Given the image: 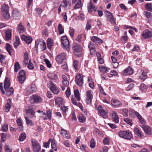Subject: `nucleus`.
<instances>
[{
  "instance_id": "3",
  "label": "nucleus",
  "mask_w": 152,
  "mask_h": 152,
  "mask_svg": "<svg viewBox=\"0 0 152 152\" xmlns=\"http://www.w3.org/2000/svg\"><path fill=\"white\" fill-rule=\"evenodd\" d=\"M119 136L123 138L130 140L133 137L132 134L128 131H121L118 132Z\"/></svg>"
},
{
  "instance_id": "49",
  "label": "nucleus",
  "mask_w": 152,
  "mask_h": 152,
  "mask_svg": "<svg viewBox=\"0 0 152 152\" xmlns=\"http://www.w3.org/2000/svg\"><path fill=\"white\" fill-rule=\"evenodd\" d=\"M20 68L21 67L19 62H15L14 64V71L17 72Z\"/></svg>"
},
{
  "instance_id": "41",
  "label": "nucleus",
  "mask_w": 152,
  "mask_h": 152,
  "mask_svg": "<svg viewBox=\"0 0 152 152\" xmlns=\"http://www.w3.org/2000/svg\"><path fill=\"white\" fill-rule=\"evenodd\" d=\"M5 90L6 91L7 95L8 96H9L12 94L14 91V89L12 87L7 88V90Z\"/></svg>"
},
{
  "instance_id": "61",
  "label": "nucleus",
  "mask_w": 152,
  "mask_h": 152,
  "mask_svg": "<svg viewBox=\"0 0 152 152\" xmlns=\"http://www.w3.org/2000/svg\"><path fill=\"white\" fill-rule=\"evenodd\" d=\"M145 16L149 19H151L152 17L151 14L150 12H148L147 11H145Z\"/></svg>"
},
{
  "instance_id": "15",
  "label": "nucleus",
  "mask_w": 152,
  "mask_h": 152,
  "mask_svg": "<svg viewBox=\"0 0 152 152\" xmlns=\"http://www.w3.org/2000/svg\"><path fill=\"white\" fill-rule=\"evenodd\" d=\"M142 128L145 134L148 135L151 134L152 129L150 126L147 125H143L142 126Z\"/></svg>"
},
{
  "instance_id": "8",
  "label": "nucleus",
  "mask_w": 152,
  "mask_h": 152,
  "mask_svg": "<svg viewBox=\"0 0 152 152\" xmlns=\"http://www.w3.org/2000/svg\"><path fill=\"white\" fill-rule=\"evenodd\" d=\"M19 75L18 77V81L20 83H22L25 80L26 76L25 72L24 70H20L19 73Z\"/></svg>"
},
{
  "instance_id": "18",
  "label": "nucleus",
  "mask_w": 152,
  "mask_h": 152,
  "mask_svg": "<svg viewBox=\"0 0 152 152\" xmlns=\"http://www.w3.org/2000/svg\"><path fill=\"white\" fill-rule=\"evenodd\" d=\"M133 69L129 66L123 71V75L126 76L127 75H131L133 73Z\"/></svg>"
},
{
  "instance_id": "13",
  "label": "nucleus",
  "mask_w": 152,
  "mask_h": 152,
  "mask_svg": "<svg viewBox=\"0 0 152 152\" xmlns=\"http://www.w3.org/2000/svg\"><path fill=\"white\" fill-rule=\"evenodd\" d=\"M112 105L114 107H120L122 105V103L119 101L115 99H112L111 101Z\"/></svg>"
},
{
  "instance_id": "48",
  "label": "nucleus",
  "mask_w": 152,
  "mask_h": 152,
  "mask_svg": "<svg viewBox=\"0 0 152 152\" xmlns=\"http://www.w3.org/2000/svg\"><path fill=\"white\" fill-rule=\"evenodd\" d=\"M96 55L97 57L98 60L99 61V63L100 64H103L104 62V60L101 57V55L99 52H97Z\"/></svg>"
},
{
  "instance_id": "19",
  "label": "nucleus",
  "mask_w": 152,
  "mask_h": 152,
  "mask_svg": "<svg viewBox=\"0 0 152 152\" xmlns=\"http://www.w3.org/2000/svg\"><path fill=\"white\" fill-rule=\"evenodd\" d=\"M147 72L146 71L141 69L139 73V78L141 80H144L147 78Z\"/></svg>"
},
{
  "instance_id": "54",
  "label": "nucleus",
  "mask_w": 152,
  "mask_h": 152,
  "mask_svg": "<svg viewBox=\"0 0 152 152\" xmlns=\"http://www.w3.org/2000/svg\"><path fill=\"white\" fill-rule=\"evenodd\" d=\"M58 29L59 33L60 34L64 33V29L61 24H59L58 26Z\"/></svg>"
},
{
  "instance_id": "36",
  "label": "nucleus",
  "mask_w": 152,
  "mask_h": 152,
  "mask_svg": "<svg viewBox=\"0 0 152 152\" xmlns=\"http://www.w3.org/2000/svg\"><path fill=\"white\" fill-rule=\"evenodd\" d=\"M99 67L100 71L101 72H103V73H107L110 69L109 68L106 67L104 66H99Z\"/></svg>"
},
{
  "instance_id": "46",
  "label": "nucleus",
  "mask_w": 152,
  "mask_h": 152,
  "mask_svg": "<svg viewBox=\"0 0 152 152\" xmlns=\"http://www.w3.org/2000/svg\"><path fill=\"white\" fill-rule=\"evenodd\" d=\"M47 43L48 48L49 49H51L53 45L52 40L51 39H48Z\"/></svg>"
},
{
  "instance_id": "1",
  "label": "nucleus",
  "mask_w": 152,
  "mask_h": 152,
  "mask_svg": "<svg viewBox=\"0 0 152 152\" xmlns=\"http://www.w3.org/2000/svg\"><path fill=\"white\" fill-rule=\"evenodd\" d=\"M9 7L7 4H3L1 8V14L3 17L7 19L10 17L9 13Z\"/></svg>"
},
{
  "instance_id": "52",
  "label": "nucleus",
  "mask_w": 152,
  "mask_h": 152,
  "mask_svg": "<svg viewBox=\"0 0 152 152\" xmlns=\"http://www.w3.org/2000/svg\"><path fill=\"white\" fill-rule=\"evenodd\" d=\"M26 138V134L22 133L20 134L19 137V140L20 141H23Z\"/></svg>"
},
{
  "instance_id": "16",
  "label": "nucleus",
  "mask_w": 152,
  "mask_h": 152,
  "mask_svg": "<svg viewBox=\"0 0 152 152\" xmlns=\"http://www.w3.org/2000/svg\"><path fill=\"white\" fill-rule=\"evenodd\" d=\"M98 109L99 113L100 114L103 118H106L107 117V113L103 110L101 106H99Z\"/></svg>"
},
{
  "instance_id": "63",
  "label": "nucleus",
  "mask_w": 152,
  "mask_h": 152,
  "mask_svg": "<svg viewBox=\"0 0 152 152\" xmlns=\"http://www.w3.org/2000/svg\"><path fill=\"white\" fill-rule=\"evenodd\" d=\"M134 84L133 83L130 84L126 88V90L127 91L131 90L134 88Z\"/></svg>"
},
{
  "instance_id": "21",
  "label": "nucleus",
  "mask_w": 152,
  "mask_h": 152,
  "mask_svg": "<svg viewBox=\"0 0 152 152\" xmlns=\"http://www.w3.org/2000/svg\"><path fill=\"white\" fill-rule=\"evenodd\" d=\"M35 112L32 109H30L26 110V117L30 118H33L34 116Z\"/></svg>"
},
{
  "instance_id": "7",
  "label": "nucleus",
  "mask_w": 152,
  "mask_h": 152,
  "mask_svg": "<svg viewBox=\"0 0 152 152\" xmlns=\"http://www.w3.org/2000/svg\"><path fill=\"white\" fill-rule=\"evenodd\" d=\"M51 115L52 112L50 110L47 111L46 113L42 112V114H41V118L44 120L47 119L50 120L51 119Z\"/></svg>"
},
{
  "instance_id": "38",
  "label": "nucleus",
  "mask_w": 152,
  "mask_h": 152,
  "mask_svg": "<svg viewBox=\"0 0 152 152\" xmlns=\"http://www.w3.org/2000/svg\"><path fill=\"white\" fill-rule=\"evenodd\" d=\"M78 118L79 121L81 123H84L86 121V118L83 114H79Z\"/></svg>"
},
{
  "instance_id": "23",
  "label": "nucleus",
  "mask_w": 152,
  "mask_h": 152,
  "mask_svg": "<svg viewBox=\"0 0 152 152\" xmlns=\"http://www.w3.org/2000/svg\"><path fill=\"white\" fill-rule=\"evenodd\" d=\"M142 36L144 38H148L152 36V32L149 30H146L143 31Z\"/></svg>"
},
{
  "instance_id": "12",
  "label": "nucleus",
  "mask_w": 152,
  "mask_h": 152,
  "mask_svg": "<svg viewBox=\"0 0 152 152\" xmlns=\"http://www.w3.org/2000/svg\"><path fill=\"white\" fill-rule=\"evenodd\" d=\"M41 47V48L42 49L43 51L45 50L46 48L45 42L44 41H41L39 40H37L35 41V46L38 47L39 45Z\"/></svg>"
},
{
  "instance_id": "11",
  "label": "nucleus",
  "mask_w": 152,
  "mask_h": 152,
  "mask_svg": "<svg viewBox=\"0 0 152 152\" xmlns=\"http://www.w3.org/2000/svg\"><path fill=\"white\" fill-rule=\"evenodd\" d=\"M75 82L76 84L79 86H81L83 83V77L82 75L79 74L75 77Z\"/></svg>"
},
{
  "instance_id": "59",
  "label": "nucleus",
  "mask_w": 152,
  "mask_h": 152,
  "mask_svg": "<svg viewBox=\"0 0 152 152\" xmlns=\"http://www.w3.org/2000/svg\"><path fill=\"white\" fill-rule=\"evenodd\" d=\"M81 6V2L80 0H78V1L74 6V9H75L80 8Z\"/></svg>"
},
{
  "instance_id": "22",
  "label": "nucleus",
  "mask_w": 152,
  "mask_h": 152,
  "mask_svg": "<svg viewBox=\"0 0 152 152\" xmlns=\"http://www.w3.org/2000/svg\"><path fill=\"white\" fill-rule=\"evenodd\" d=\"M24 58L22 62V65L23 66H26L28 63V64L30 60L29 59L28 54L27 52L24 53Z\"/></svg>"
},
{
  "instance_id": "44",
  "label": "nucleus",
  "mask_w": 152,
  "mask_h": 152,
  "mask_svg": "<svg viewBox=\"0 0 152 152\" xmlns=\"http://www.w3.org/2000/svg\"><path fill=\"white\" fill-rule=\"evenodd\" d=\"M92 20H88L86 23V29L87 31L91 29L92 26L91 24L92 23Z\"/></svg>"
},
{
  "instance_id": "62",
  "label": "nucleus",
  "mask_w": 152,
  "mask_h": 152,
  "mask_svg": "<svg viewBox=\"0 0 152 152\" xmlns=\"http://www.w3.org/2000/svg\"><path fill=\"white\" fill-rule=\"evenodd\" d=\"M2 131L4 132H7L8 130V126L7 124H5L2 126Z\"/></svg>"
},
{
  "instance_id": "5",
  "label": "nucleus",
  "mask_w": 152,
  "mask_h": 152,
  "mask_svg": "<svg viewBox=\"0 0 152 152\" xmlns=\"http://www.w3.org/2000/svg\"><path fill=\"white\" fill-rule=\"evenodd\" d=\"M42 99L41 97L37 95L33 94L30 98L29 101L31 103H42Z\"/></svg>"
},
{
  "instance_id": "53",
  "label": "nucleus",
  "mask_w": 152,
  "mask_h": 152,
  "mask_svg": "<svg viewBox=\"0 0 152 152\" xmlns=\"http://www.w3.org/2000/svg\"><path fill=\"white\" fill-rule=\"evenodd\" d=\"M146 10L149 11H151L152 10V4L150 3L146 4L145 5Z\"/></svg>"
},
{
  "instance_id": "9",
  "label": "nucleus",
  "mask_w": 152,
  "mask_h": 152,
  "mask_svg": "<svg viewBox=\"0 0 152 152\" xmlns=\"http://www.w3.org/2000/svg\"><path fill=\"white\" fill-rule=\"evenodd\" d=\"M66 57V54L65 53H63L58 55L56 57V60L58 64H61Z\"/></svg>"
},
{
  "instance_id": "24",
  "label": "nucleus",
  "mask_w": 152,
  "mask_h": 152,
  "mask_svg": "<svg viewBox=\"0 0 152 152\" xmlns=\"http://www.w3.org/2000/svg\"><path fill=\"white\" fill-rule=\"evenodd\" d=\"M134 113L138 119L139 121L142 124H145V120L138 112L137 111H134Z\"/></svg>"
},
{
  "instance_id": "40",
  "label": "nucleus",
  "mask_w": 152,
  "mask_h": 152,
  "mask_svg": "<svg viewBox=\"0 0 152 152\" xmlns=\"http://www.w3.org/2000/svg\"><path fill=\"white\" fill-rule=\"evenodd\" d=\"M51 147L54 151H56L57 150V146L56 144V142L54 139L51 140Z\"/></svg>"
},
{
  "instance_id": "14",
  "label": "nucleus",
  "mask_w": 152,
  "mask_h": 152,
  "mask_svg": "<svg viewBox=\"0 0 152 152\" xmlns=\"http://www.w3.org/2000/svg\"><path fill=\"white\" fill-rule=\"evenodd\" d=\"M106 15L107 20L110 21L112 23L115 24V20L111 13L109 11H107L106 12Z\"/></svg>"
},
{
  "instance_id": "10",
  "label": "nucleus",
  "mask_w": 152,
  "mask_h": 152,
  "mask_svg": "<svg viewBox=\"0 0 152 152\" xmlns=\"http://www.w3.org/2000/svg\"><path fill=\"white\" fill-rule=\"evenodd\" d=\"M31 142L34 152H39L40 151V146L38 143L37 141L35 139H33L31 140Z\"/></svg>"
},
{
  "instance_id": "34",
  "label": "nucleus",
  "mask_w": 152,
  "mask_h": 152,
  "mask_svg": "<svg viewBox=\"0 0 152 152\" xmlns=\"http://www.w3.org/2000/svg\"><path fill=\"white\" fill-rule=\"evenodd\" d=\"M10 79L8 77H6L4 82V88L5 90H7V88H10Z\"/></svg>"
},
{
  "instance_id": "51",
  "label": "nucleus",
  "mask_w": 152,
  "mask_h": 152,
  "mask_svg": "<svg viewBox=\"0 0 152 152\" xmlns=\"http://www.w3.org/2000/svg\"><path fill=\"white\" fill-rule=\"evenodd\" d=\"M74 93L75 98L78 101H79L80 99V98L78 90H75Z\"/></svg>"
},
{
  "instance_id": "17",
  "label": "nucleus",
  "mask_w": 152,
  "mask_h": 152,
  "mask_svg": "<svg viewBox=\"0 0 152 152\" xmlns=\"http://www.w3.org/2000/svg\"><path fill=\"white\" fill-rule=\"evenodd\" d=\"M112 117L113 121L115 122L118 123L119 122V118L117 113L115 111H113L110 114Z\"/></svg>"
},
{
  "instance_id": "37",
  "label": "nucleus",
  "mask_w": 152,
  "mask_h": 152,
  "mask_svg": "<svg viewBox=\"0 0 152 152\" xmlns=\"http://www.w3.org/2000/svg\"><path fill=\"white\" fill-rule=\"evenodd\" d=\"M20 39L18 36H15V40L14 42V46L15 48H16L20 45Z\"/></svg>"
},
{
  "instance_id": "25",
  "label": "nucleus",
  "mask_w": 152,
  "mask_h": 152,
  "mask_svg": "<svg viewBox=\"0 0 152 152\" xmlns=\"http://www.w3.org/2000/svg\"><path fill=\"white\" fill-rule=\"evenodd\" d=\"M91 39L96 44L98 45L103 42V41L102 39L96 36H92Z\"/></svg>"
},
{
  "instance_id": "58",
  "label": "nucleus",
  "mask_w": 152,
  "mask_h": 152,
  "mask_svg": "<svg viewBox=\"0 0 152 152\" xmlns=\"http://www.w3.org/2000/svg\"><path fill=\"white\" fill-rule=\"evenodd\" d=\"M103 143L104 145H108L110 143V139L108 137H105L103 139Z\"/></svg>"
},
{
  "instance_id": "27",
  "label": "nucleus",
  "mask_w": 152,
  "mask_h": 152,
  "mask_svg": "<svg viewBox=\"0 0 152 152\" xmlns=\"http://www.w3.org/2000/svg\"><path fill=\"white\" fill-rule=\"evenodd\" d=\"M61 134L63 137L68 139L70 138V134L67 132L66 130L64 129L63 128H61Z\"/></svg>"
},
{
  "instance_id": "29",
  "label": "nucleus",
  "mask_w": 152,
  "mask_h": 152,
  "mask_svg": "<svg viewBox=\"0 0 152 152\" xmlns=\"http://www.w3.org/2000/svg\"><path fill=\"white\" fill-rule=\"evenodd\" d=\"M88 12H91L93 11H96L97 8L94 4H92L91 1H90L89 4L88 6Z\"/></svg>"
},
{
  "instance_id": "2",
  "label": "nucleus",
  "mask_w": 152,
  "mask_h": 152,
  "mask_svg": "<svg viewBox=\"0 0 152 152\" xmlns=\"http://www.w3.org/2000/svg\"><path fill=\"white\" fill-rule=\"evenodd\" d=\"M61 45L63 48L65 50L68 51L70 49L69 42L66 36H63L61 38Z\"/></svg>"
},
{
  "instance_id": "20",
  "label": "nucleus",
  "mask_w": 152,
  "mask_h": 152,
  "mask_svg": "<svg viewBox=\"0 0 152 152\" xmlns=\"http://www.w3.org/2000/svg\"><path fill=\"white\" fill-rule=\"evenodd\" d=\"M48 76L50 79L53 80L54 81H57L58 79L57 75L53 72L49 73L48 74Z\"/></svg>"
},
{
  "instance_id": "45",
  "label": "nucleus",
  "mask_w": 152,
  "mask_h": 152,
  "mask_svg": "<svg viewBox=\"0 0 152 152\" xmlns=\"http://www.w3.org/2000/svg\"><path fill=\"white\" fill-rule=\"evenodd\" d=\"M0 62L3 65H5L6 64L5 57L2 54H0Z\"/></svg>"
},
{
  "instance_id": "6",
  "label": "nucleus",
  "mask_w": 152,
  "mask_h": 152,
  "mask_svg": "<svg viewBox=\"0 0 152 152\" xmlns=\"http://www.w3.org/2000/svg\"><path fill=\"white\" fill-rule=\"evenodd\" d=\"M48 85L50 89L54 94H57L59 93L58 89L52 81H49Z\"/></svg>"
},
{
  "instance_id": "39",
  "label": "nucleus",
  "mask_w": 152,
  "mask_h": 152,
  "mask_svg": "<svg viewBox=\"0 0 152 152\" xmlns=\"http://www.w3.org/2000/svg\"><path fill=\"white\" fill-rule=\"evenodd\" d=\"M12 30L8 29L6 31V37L7 40H9L11 39L12 37Z\"/></svg>"
},
{
  "instance_id": "64",
  "label": "nucleus",
  "mask_w": 152,
  "mask_h": 152,
  "mask_svg": "<svg viewBox=\"0 0 152 152\" xmlns=\"http://www.w3.org/2000/svg\"><path fill=\"white\" fill-rule=\"evenodd\" d=\"M27 67L29 69L31 70L33 69L34 68V67L32 63L31 62L30 60L29 61Z\"/></svg>"
},
{
  "instance_id": "4",
  "label": "nucleus",
  "mask_w": 152,
  "mask_h": 152,
  "mask_svg": "<svg viewBox=\"0 0 152 152\" xmlns=\"http://www.w3.org/2000/svg\"><path fill=\"white\" fill-rule=\"evenodd\" d=\"M73 50L75 55L77 56H80L83 52V49L79 44L74 43L73 44Z\"/></svg>"
},
{
  "instance_id": "26",
  "label": "nucleus",
  "mask_w": 152,
  "mask_h": 152,
  "mask_svg": "<svg viewBox=\"0 0 152 152\" xmlns=\"http://www.w3.org/2000/svg\"><path fill=\"white\" fill-rule=\"evenodd\" d=\"M21 39L23 40L26 43L28 44H30L32 41V39L29 36H27L24 35L22 36Z\"/></svg>"
},
{
  "instance_id": "32",
  "label": "nucleus",
  "mask_w": 152,
  "mask_h": 152,
  "mask_svg": "<svg viewBox=\"0 0 152 152\" xmlns=\"http://www.w3.org/2000/svg\"><path fill=\"white\" fill-rule=\"evenodd\" d=\"M56 105H57L58 107L60 105L63 104L64 102L62 98L60 97H58L56 98L55 99Z\"/></svg>"
},
{
  "instance_id": "60",
  "label": "nucleus",
  "mask_w": 152,
  "mask_h": 152,
  "mask_svg": "<svg viewBox=\"0 0 152 152\" xmlns=\"http://www.w3.org/2000/svg\"><path fill=\"white\" fill-rule=\"evenodd\" d=\"M61 109L63 111V115H66V111L68 110V108L67 107L65 106H62L61 107Z\"/></svg>"
},
{
  "instance_id": "55",
  "label": "nucleus",
  "mask_w": 152,
  "mask_h": 152,
  "mask_svg": "<svg viewBox=\"0 0 152 152\" xmlns=\"http://www.w3.org/2000/svg\"><path fill=\"white\" fill-rule=\"evenodd\" d=\"M134 132L135 134L139 137H141L142 136L141 132L138 128H135L134 129Z\"/></svg>"
},
{
  "instance_id": "42",
  "label": "nucleus",
  "mask_w": 152,
  "mask_h": 152,
  "mask_svg": "<svg viewBox=\"0 0 152 152\" xmlns=\"http://www.w3.org/2000/svg\"><path fill=\"white\" fill-rule=\"evenodd\" d=\"M147 88V86L144 83H141L140 86V90L142 92H145Z\"/></svg>"
},
{
  "instance_id": "28",
  "label": "nucleus",
  "mask_w": 152,
  "mask_h": 152,
  "mask_svg": "<svg viewBox=\"0 0 152 152\" xmlns=\"http://www.w3.org/2000/svg\"><path fill=\"white\" fill-rule=\"evenodd\" d=\"M12 16L15 19H18L20 17V14L17 9H14L12 11Z\"/></svg>"
},
{
  "instance_id": "43",
  "label": "nucleus",
  "mask_w": 152,
  "mask_h": 152,
  "mask_svg": "<svg viewBox=\"0 0 152 152\" xmlns=\"http://www.w3.org/2000/svg\"><path fill=\"white\" fill-rule=\"evenodd\" d=\"M36 90L35 86L34 85L30 87H28L27 88V91L29 93L31 94L33 93Z\"/></svg>"
},
{
  "instance_id": "35",
  "label": "nucleus",
  "mask_w": 152,
  "mask_h": 152,
  "mask_svg": "<svg viewBox=\"0 0 152 152\" xmlns=\"http://www.w3.org/2000/svg\"><path fill=\"white\" fill-rule=\"evenodd\" d=\"M23 121L20 118H18L16 120V123L18 125L20 126V130L22 131L23 128Z\"/></svg>"
},
{
  "instance_id": "47",
  "label": "nucleus",
  "mask_w": 152,
  "mask_h": 152,
  "mask_svg": "<svg viewBox=\"0 0 152 152\" xmlns=\"http://www.w3.org/2000/svg\"><path fill=\"white\" fill-rule=\"evenodd\" d=\"M6 49L9 54L11 55L12 47V46L9 44L7 43L6 46Z\"/></svg>"
},
{
  "instance_id": "30",
  "label": "nucleus",
  "mask_w": 152,
  "mask_h": 152,
  "mask_svg": "<svg viewBox=\"0 0 152 152\" xmlns=\"http://www.w3.org/2000/svg\"><path fill=\"white\" fill-rule=\"evenodd\" d=\"M17 30L20 34L23 33L25 31L26 29L22 23H20L18 25Z\"/></svg>"
},
{
  "instance_id": "33",
  "label": "nucleus",
  "mask_w": 152,
  "mask_h": 152,
  "mask_svg": "<svg viewBox=\"0 0 152 152\" xmlns=\"http://www.w3.org/2000/svg\"><path fill=\"white\" fill-rule=\"evenodd\" d=\"M88 47L90 51V53L92 55L95 51V48L92 42H90L89 45H88Z\"/></svg>"
},
{
  "instance_id": "57",
  "label": "nucleus",
  "mask_w": 152,
  "mask_h": 152,
  "mask_svg": "<svg viewBox=\"0 0 152 152\" xmlns=\"http://www.w3.org/2000/svg\"><path fill=\"white\" fill-rule=\"evenodd\" d=\"M96 145V142L94 138L91 139L90 141V147L92 148H94Z\"/></svg>"
},
{
  "instance_id": "50",
  "label": "nucleus",
  "mask_w": 152,
  "mask_h": 152,
  "mask_svg": "<svg viewBox=\"0 0 152 152\" xmlns=\"http://www.w3.org/2000/svg\"><path fill=\"white\" fill-rule=\"evenodd\" d=\"M10 100L9 101L7 102V103L6 105L5 110L6 112H8L9 111L10 108L11 107V105L10 104Z\"/></svg>"
},
{
  "instance_id": "31",
  "label": "nucleus",
  "mask_w": 152,
  "mask_h": 152,
  "mask_svg": "<svg viewBox=\"0 0 152 152\" xmlns=\"http://www.w3.org/2000/svg\"><path fill=\"white\" fill-rule=\"evenodd\" d=\"M61 4L65 8H66L68 9H70L71 7L70 3L67 0H64Z\"/></svg>"
},
{
  "instance_id": "56",
  "label": "nucleus",
  "mask_w": 152,
  "mask_h": 152,
  "mask_svg": "<svg viewBox=\"0 0 152 152\" xmlns=\"http://www.w3.org/2000/svg\"><path fill=\"white\" fill-rule=\"evenodd\" d=\"M78 61L75 60L73 61V66L75 69L76 70H78Z\"/></svg>"
}]
</instances>
